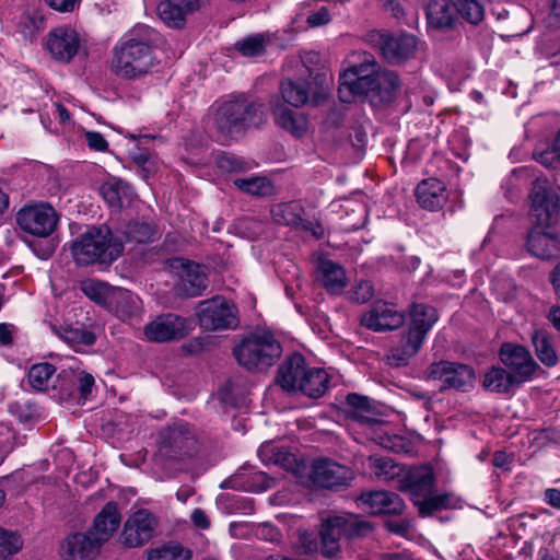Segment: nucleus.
<instances>
[{
    "label": "nucleus",
    "mask_w": 560,
    "mask_h": 560,
    "mask_svg": "<svg viewBox=\"0 0 560 560\" xmlns=\"http://www.w3.org/2000/svg\"><path fill=\"white\" fill-rule=\"evenodd\" d=\"M529 215L533 226L526 236L527 252L542 260L560 256V237L552 229L558 220L559 196L546 177H537L530 188Z\"/></svg>",
    "instance_id": "f257e3e1"
},
{
    "label": "nucleus",
    "mask_w": 560,
    "mask_h": 560,
    "mask_svg": "<svg viewBox=\"0 0 560 560\" xmlns=\"http://www.w3.org/2000/svg\"><path fill=\"white\" fill-rule=\"evenodd\" d=\"M206 456V440L196 428L176 423L161 431L159 458L170 474L188 472Z\"/></svg>",
    "instance_id": "f03ea898"
},
{
    "label": "nucleus",
    "mask_w": 560,
    "mask_h": 560,
    "mask_svg": "<svg viewBox=\"0 0 560 560\" xmlns=\"http://www.w3.org/2000/svg\"><path fill=\"white\" fill-rule=\"evenodd\" d=\"M154 31L149 26H137L129 38L114 48L112 70L125 79H136L151 71L155 66L152 47Z\"/></svg>",
    "instance_id": "7ed1b4c3"
},
{
    "label": "nucleus",
    "mask_w": 560,
    "mask_h": 560,
    "mask_svg": "<svg viewBox=\"0 0 560 560\" xmlns=\"http://www.w3.org/2000/svg\"><path fill=\"white\" fill-rule=\"evenodd\" d=\"M266 121L264 105L246 98H234L221 104L214 112L212 125L222 141L235 139L248 128Z\"/></svg>",
    "instance_id": "20e7f679"
},
{
    "label": "nucleus",
    "mask_w": 560,
    "mask_h": 560,
    "mask_svg": "<svg viewBox=\"0 0 560 560\" xmlns=\"http://www.w3.org/2000/svg\"><path fill=\"white\" fill-rule=\"evenodd\" d=\"M381 66L371 55L364 54L359 63L349 66L339 75V98L343 103H351L359 96H370L373 106H381L384 102L381 89Z\"/></svg>",
    "instance_id": "39448f33"
},
{
    "label": "nucleus",
    "mask_w": 560,
    "mask_h": 560,
    "mask_svg": "<svg viewBox=\"0 0 560 560\" xmlns=\"http://www.w3.org/2000/svg\"><path fill=\"white\" fill-rule=\"evenodd\" d=\"M122 243L106 226L90 228L71 245L78 265L110 264L122 253Z\"/></svg>",
    "instance_id": "423d86ee"
},
{
    "label": "nucleus",
    "mask_w": 560,
    "mask_h": 560,
    "mask_svg": "<svg viewBox=\"0 0 560 560\" xmlns=\"http://www.w3.org/2000/svg\"><path fill=\"white\" fill-rule=\"evenodd\" d=\"M428 26L438 31L453 30L459 19L478 25L485 19L481 0H430L425 5Z\"/></svg>",
    "instance_id": "0eeeda50"
},
{
    "label": "nucleus",
    "mask_w": 560,
    "mask_h": 560,
    "mask_svg": "<svg viewBox=\"0 0 560 560\" xmlns=\"http://www.w3.org/2000/svg\"><path fill=\"white\" fill-rule=\"evenodd\" d=\"M281 353L280 342L267 331L246 335L233 349L237 363L254 372L267 371L279 360Z\"/></svg>",
    "instance_id": "6e6552de"
},
{
    "label": "nucleus",
    "mask_w": 560,
    "mask_h": 560,
    "mask_svg": "<svg viewBox=\"0 0 560 560\" xmlns=\"http://www.w3.org/2000/svg\"><path fill=\"white\" fill-rule=\"evenodd\" d=\"M373 530V524L362 520L359 515H336L323 521L319 535L322 555L332 558L340 552V539H354L365 537Z\"/></svg>",
    "instance_id": "1a4fd4ad"
},
{
    "label": "nucleus",
    "mask_w": 560,
    "mask_h": 560,
    "mask_svg": "<svg viewBox=\"0 0 560 560\" xmlns=\"http://www.w3.org/2000/svg\"><path fill=\"white\" fill-rule=\"evenodd\" d=\"M387 489L409 493L415 504L435 489L434 472L428 467L406 469L387 457Z\"/></svg>",
    "instance_id": "9d476101"
},
{
    "label": "nucleus",
    "mask_w": 560,
    "mask_h": 560,
    "mask_svg": "<svg viewBox=\"0 0 560 560\" xmlns=\"http://www.w3.org/2000/svg\"><path fill=\"white\" fill-rule=\"evenodd\" d=\"M237 313L232 301L219 295L197 305L199 325L206 330L235 329L240 324Z\"/></svg>",
    "instance_id": "9b49d317"
},
{
    "label": "nucleus",
    "mask_w": 560,
    "mask_h": 560,
    "mask_svg": "<svg viewBox=\"0 0 560 560\" xmlns=\"http://www.w3.org/2000/svg\"><path fill=\"white\" fill-rule=\"evenodd\" d=\"M346 416L371 429L372 440L383 445V411L382 405L366 396L350 393L346 397Z\"/></svg>",
    "instance_id": "f8f14e48"
},
{
    "label": "nucleus",
    "mask_w": 560,
    "mask_h": 560,
    "mask_svg": "<svg viewBox=\"0 0 560 560\" xmlns=\"http://www.w3.org/2000/svg\"><path fill=\"white\" fill-rule=\"evenodd\" d=\"M427 378L440 381L441 390L456 389L467 392L474 386L475 371L467 364L439 361L428 366Z\"/></svg>",
    "instance_id": "ddd939ff"
},
{
    "label": "nucleus",
    "mask_w": 560,
    "mask_h": 560,
    "mask_svg": "<svg viewBox=\"0 0 560 560\" xmlns=\"http://www.w3.org/2000/svg\"><path fill=\"white\" fill-rule=\"evenodd\" d=\"M307 476L314 486L329 490H342L354 478L351 468L329 458L314 459Z\"/></svg>",
    "instance_id": "4468645a"
},
{
    "label": "nucleus",
    "mask_w": 560,
    "mask_h": 560,
    "mask_svg": "<svg viewBox=\"0 0 560 560\" xmlns=\"http://www.w3.org/2000/svg\"><path fill=\"white\" fill-rule=\"evenodd\" d=\"M57 222V212L47 203L25 206L16 213L18 225L26 233L38 237L50 235Z\"/></svg>",
    "instance_id": "2eb2a0df"
},
{
    "label": "nucleus",
    "mask_w": 560,
    "mask_h": 560,
    "mask_svg": "<svg viewBox=\"0 0 560 560\" xmlns=\"http://www.w3.org/2000/svg\"><path fill=\"white\" fill-rule=\"evenodd\" d=\"M171 266L178 276L175 284L177 295L195 298L201 295L207 289L208 277L205 266L184 258H174Z\"/></svg>",
    "instance_id": "dca6fc26"
},
{
    "label": "nucleus",
    "mask_w": 560,
    "mask_h": 560,
    "mask_svg": "<svg viewBox=\"0 0 560 560\" xmlns=\"http://www.w3.org/2000/svg\"><path fill=\"white\" fill-rule=\"evenodd\" d=\"M499 355L503 365L510 370L509 373L520 385L530 381L540 370L539 364L524 346L505 342L501 346Z\"/></svg>",
    "instance_id": "f3484780"
},
{
    "label": "nucleus",
    "mask_w": 560,
    "mask_h": 560,
    "mask_svg": "<svg viewBox=\"0 0 560 560\" xmlns=\"http://www.w3.org/2000/svg\"><path fill=\"white\" fill-rule=\"evenodd\" d=\"M156 525V517L150 511L140 509L125 522L120 535L121 542L128 548L141 547L153 537Z\"/></svg>",
    "instance_id": "a211bd4d"
},
{
    "label": "nucleus",
    "mask_w": 560,
    "mask_h": 560,
    "mask_svg": "<svg viewBox=\"0 0 560 560\" xmlns=\"http://www.w3.org/2000/svg\"><path fill=\"white\" fill-rule=\"evenodd\" d=\"M187 323L185 317L176 314H163L145 325L144 335L148 340L154 342L179 340L188 334Z\"/></svg>",
    "instance_id": "6ab92c4d"
},
{
    "label": "nucleus",
    "mask_w": 560,
    "mask_h": 560,
    "mask_svg": "<svg viewBox=\"0 0 560 560\" xmlns=\"http://www.w3.org/2000/svg\"><path fill=\"white\" fill-rule=\"evenodd\" d=\"M280 91L285 103L300 107L306 103L320 106L327 100V93L315 90L307 81L285 79L281 81Z\"/></svg>",
    "instance_id": "aec40b11"
},
{
    "label": "nucleus",
    "mask_w": 560,
    "mask_h": 560,
    "mask_svg": "<svg viewBox=\"0 0 560 560\" xmlns=\"http://www.w3.org/2000/svg\"><path fill=\"white\" fill-rule=\"evenodd\" d=\"M102 546L86 530L85 533H75L66 537L59 552L63 560H94L98 556Z\"/></svg>",
    "instance_id": "412c9836"
},
{
    "label": "nucleus",
    "mask_w": 560,
    "mask_h": 560,
    "mask_svg": "<svg viewBox=\"0 0 560 560\" xmlns=\"http://www.w3.org/2000/svg\"><path fill=\"white\" fill-rule=\"evenodd\" d=\"M208 0H163L158 5L160 19L175 30L185 27L187 16L199 11Z\"/></svg>",
    "instance_id": "4be33fe9"
},
{
    "label": "nucleus",
    "mask_w": 560,
    "mask_h": 560,
    "mask_svg": "<svg viewBox=\"0 0 560 560\" xmlns=\"http://www.w3.org/2000/svg\"><path fill=\"white\" fill-rule=\"evenodd\" d=\"M106 310L120 320L135 324L141 319L142 302L131 291L116 287Z\"/></svg>",
    "instance_id": "5701e85b"
},
{
    "label": "nucleus",
    "mask_w": 560,
    "mask_h": 560,
    "mask_svg": "<svg viewBox=\"0 0 560 560\" xmlns=\"http://www.w3.org/2000/svg\"><path fill=\"white\" fill-rule=\"evenodd\" d=\"M47 49L54 59L69 62L80 49L79 35L70 27H57L48 35Z\"/></svg>",
    "instance_id": "b1692460"
},
{
    "label": "nucleus",
    "mask_w": 560,
    "mask_h": 560,
    "mask_svg": "<svg viewBox=\"0 0 560 560\" xmlns=\"http://www.w3.org/2000/svg\"><path fill=\"white\" fill-rule=\"evenodd\" d=\"M120 523L121 514L118 504L115 501H109L95 515L92 526L88 530L104 545L118 529Z\"/></svg>",
    "instance_id": "393cba45"
},
{
    "label": "nucleus",
    "mask_w": 560,
    "mask_h": 560,
    "mask_svg": "<svg viewBox=\"0 0 560 560\" xmlns=\"http://www.w3.org/2000/svg\"><path fill=\"white\" fill-rule=\"evenodd\" d=\"M410 326L407 335L413 338L418 343H423L428 332L438 322L436 310L428 304L413 303L410 307Z\"/></svg>",
    "instance_id": "a878e982"
},
{
    "label": "nucleus",
    "mask_w": 560,
    "mask_h": 560,
    "mask_svg": "<svg viewBox=\"0 0 560 560\" xmlns=\"http://www.w3.org/2000/svg\"><path fill=\"white\" fill-rule=\"evenodd\" d=\"M416 197L418 203L430 211L441 209L447 200L445 185L435 177L420 182L416 188Z\"/></svg>",
    "instance_id": "bb28decb"
},
{
    "label": "nucleus",
    "mask_w": 560,
    "mask_h": 560,
    "mask_svg": "<svg viewBox=\"0 0 560 560\" xmlns=\"http://www.w3.org/2000/svg\"><path fill=\"white\" fill-rule=\"evenodd\" d=\"M417 37L408 33L387 35V63L401 65L413 58Z\"/></svg>",
    "instance_id": "cd10ccee"
},
{
    "label": "nucleus",
    "mask_w": 560,
    "mask_h": 560,
    "mask_svg": "<svg viewBox=\"0 0 560 560\" xmlns=\"http://www.w3.org/2000/svg\"><path fill=\"white\" fill-rule=\"evenodd\" d=\"M307 369L302 354L293 353L279 366L277 383L287 392L296 390Z\"/></svg>",
    "instance_id": "c85d7f7f"
},
{
    "label": "nucleus",
    "mask_w": 560,
    "mask_h": 560,
    "mask_svg": "<svg viewBox=\"0 0 560 560\" xmlns=\"http://www.w3.org/2000/svg\"><path fill=\"white\" fill-rule=\"evenodd\" d=\"M530 342L537 359L547 368L558 364L559 358L553 335L546 328L536 327L530 331Z\"/></svg>",
    "instance_id": "c756f323"
},
{
    "label": "nucleus",
    "mask_w": 560,
    "mask_h": 560,
    "mask_svg": "<svg viewBox=\"0 0 560 560\" xmlns=\"http://www.w3.org/2000/svg\"><path fill=\"white\" fill-rule=\"evenodd\" d=\"M270 105L276 122L280 128L298 138L305 135L307 130V119L304 115L290 109L279 101L271 100Z\"/></svg>",
    "instance_id": "7c9ffc66"
},
{
    "label": "nucleus",
    "mask_w": 560,
    "mask_h": 560,
    "mask_svg": "<svg viewBox=\"0 0 560 560\" xmlns=\"http://www.w3.org/2000/svg\"><path fill=\"white\" fill-rule=\"evenodd\" d=\"M387 114H406L411 102L406 91L401 90V82L396 72L387 71Z\"/></svg>",
    "instance_id": "2f4dec72"
},
{
    "label": "nucleus",
    "mask_w": 560,
    "mask_h": 560,
    "mask_svg": "<svg viewBox=\"0 0 560 560\" xmlns=\"http://www.w3.org/2000/svg\"><path fill=\"white\" fill-rule=\"evenodd\" d=\"M318 271L322 284L328 292L338 294L346 288V272L340 265L331 260H323L319 262Z\"/></svg>",
    "instance_id": "473e14b6"
},
{
    "label": "nucleus",
    "mask_w": 560,
    "mask_h": 560,
    "mask_svg": "<svg viewBox=\"0 0 560 560\" xmlns=\"http://www.w3.org/2000/svg\"><path fill=\"white\" fill-rule=\"evenodd\" d=\"M329 376L323 369H307L304 377L300 380L298 389L311 398H318L327 390Z\"/></svg>",
    "instance_id": "72a5a7b5"
},
{
    "label": "nucleus",
    "mask_w": 560,
    "mask_h": 560,
    "mask_svg": "<svg viewBox=\"0 0 560 560\" xmlns=\"http://www.w3.org/2000/svg\"><path fill=\"white\" fill-rule=\"evenodd\" d=\"M483 387L493 393L508 394L521 385L517 381L503 368H491L483 377Z\"/></svg>",
    "instance_id": "f704fd0d"
},
{
    "label": "nucleus",
    "mask_w": 560,
    "mask_h": 560,
    "mask_svg": "<svg viewBox=\"0 0 560 560\" xmlns=\"http://www.w3.org/2000/svg\"><path fill=\"white\" fill-rule=\"evenodd\" d=\"M422 343H418L407 334H404L399 343L392 347L390 354L387 355V364L404 366L409 359L418 353Z\"/></svg>",
    "instance_id": "c9c22d12"
},
{
    "label": "nucleus",
    "mask_w": 560,
    "mask_h": 560,
    "mask_svg": "<svg viewBox=\"0 0 560 560\" xmlns=\"http://www.w3.org/2000/svg\"><path fill=\"white\" fill-rule=\"evenodd\" d=\"M270 213L277 224L294 228L300 222V215H303L304 208L298 201L281 202L272 206Z\"/></svg>",
    "instance_id": "e433bc0d"
},
{
    "label": "nucleus",
    "mask_w": 560,
    "mask_h": 560,
    "mask_svg": "<svg viewBox=\"0 0 560 560\" xmlns=\"http://www.w3.org/2000/svg\"><path fill=\"white\" fill-rule=\"evenodd\" d=\"M101 194L110 207L120 208L125 201H129L131 188L127 183L114 179L101 186Z\"/></svg>",
    "instance_id": "4c0bfd02"
},
{
    "label": "nucleus",
    "mask_w": 560,
    "mask_h": 560,
    "mask_svg": "<svg viewBox=\"0 0 560 560\" xmlns=\"http://www.w3.org/2000/svg\"><path fill=\"white\" fill-rule=\"evenodd\" d=\"M192 551L179 542L170 541L151 549L148 560H191Z\"/></svg>",
    "instance_id": "58836bf2"
},
{
    "label": "nucleus",
    "mask_w": 560,
    "mask_h": 560,
    "mask_svg": "<svg viewBox=\"0 0 560 560\" xmlns=\"http://www.w3.org/2000/svg\"><path fill=\"white\" fill-rule=\"evenodd\" d=\"M122 234L129 241L137 243L152 242L155 235V228L152 222L144 219H133L126 223Z\"/></svg>",
    "instance_id": "ea45409f"
},
{
    "label": "nucleus",
    "mask_w": 560,
    "mask_h": 560,
    "mask_svg": "<svg viewBox=\"0 0 560 560\" xmlns=\"http://www.w3.org/2000/svg\"><path fill=\"white\" fill-rule=\"evenodd\" d=\"M234 185L241 191L256 197H267L273 194V185L267 177L236 178Z\"/></svg>",
    "instance_id": "a19ab883"
},
{
    "label": "nucleus",
    "mask_w": 560,
    "mask_h": 560,
    "mask_svg": "<svg viewBox=\"0 0 560 560\" xmlns=\"http://www.w3.org/2000/svg\"><path fill=\"white\" fill-rule=\"evenodd\" d=\"M260 454L272 464L282 467L285 470H293L295 468L296 458L285 447L268 444L260 448Z\"/></svg>",
    "instance_id": "79ce46f5"
},
{
    "label": "nucleus",
    "mask_w": 560,
    "mask_h": 560,
    "mask_svg": "<svg viewBox=\"0 0 560 560\" xmlns=\"http://www.w3.org/2000/svg\"><path fill=\"white\" fill-rule=\"evenodd\" d=\"M415 505L418 508L420 516L427 517L432 515L435 511L447 509L450 506V494H436L433 490L430 494L418 500Z\"/></svg>",
    "instance_id": "37998d69"
},
{
    "label": "nucleus",
    "mask_w": 560,
    "mask_h": 560,
    "mask_svg": "<svg viewBox=\"0 0 560 560\" xmlns=\"http://www.w3.org/2000/svg\"><path fill=\"white\" fill-rule=\"evenodd\" d=\"M116 287H110L109 284L101 281H85L82 283L83 293L94 301L95 303L102 305L103 307H107L109 298L112 296L113 291Z\"/></svg>",
    "instance_id": "c03bdc74"
},
{
    "label": "nucleus",
    "mask_w": 560,
    "mask_h": 560,
    "mask_svg": "<svg viewBox=\"0 0 560 560\" xmlns=\"http://www.w3.org/2000/svg\"><path fill=\"white\" fill-rule=\"evenodd\" d=\"M56 369L50 363L34 364L28 371V384L36 390H45Z\"/></svg>",
    "instance_id": "a18cd8bd"
},
{
    "label": "nucleus",
    "mask_w": 560,
    "mask_h": 560,
    "mask_svg": "<svg viewBox=\"0 0 560 560\" xmlns=\"http://www.w3.org/2000/svg\"><path fill=\"white\" fill-rule=\"evenodd\" d=\"M357 501L358 505L371 515H381L385 512V491L383 490L362 492Z\"/></svg>",
    "instance_id": "49530a36"
},
{
    "label": "nucleus",
    "mask_w": 560,
    "mask_h": 560,
    "mask_svg": "<svg viewBox=\"0 0 560 560\" xmlns=\"http://www.w3.org/2000/svg\"><path fill=\"white\" fill-rule=\"evenodd\" d=\"M45 20L43 15L37 12L25 13L21 16L19 22V30L23 37L33 40L36 34L44 30Z\"/></svg>",
    "instance_id": "de8ad7c7"
},
{
    "label": "nucleus",
    "mask_w": 560,
    "mask_h": 560,
    "mask_svg": "<svg viewBox=\"0 0 560 560\" xmlns=\"http://www.w3.org/2000/svg\"><path fill=\"white\" fill-rule=\"evenodd\" d=\"M217 166L226 173H243L250 168V163L233 154L222 152L215 158Z\"/></svg>",
    "instance_id": "09e8293b"
},
{
    "label": "nucleus",
    "mask_w": 560,
    "mask_h": 560,
    "mask_svg": "<svg viewBox=\"0 0 560 560\" xmlns=\"http://www.w3.org/2000/svg\"><path fill=\"white\" fill-rule=\"evenodd\" d=\"M60 376L63 380L69 378L78 385L81 398L86 399L92 394V389L95 384V380L92 374L84 371H62Z\"/></svg>",
    "instance_id": "8fccbe9b"
},
{
    "label": "nucleus",
    "mask_w": 560,
    "mask_h": 560,
    "mask_svg": "<svg viewBox=\"0 0 560 560\" xmlns=\"http://www.w3.org/2000/svg\"><path fill=\"white\" fill-rule=\"evenodd\" d=\"M22 538L14 532L0 527V560H5L21 550Z\"/></svg>",
    "instance_id": "3c124183"
},
{
    "label": "nucleus",
    "mask_w": 560,
    "mask_h": 560,
    "mask_svg": "<svg viewBox=\"0 0 560 560\" xmlns=\"http://www.w3.org/2000/svg\"><path fill=\"white\" fill-rule=\"evenodd\" d=\"M60 338L70 346H91L95 342V335L86 329L65 327L58 332Z\"/></svg>",
    "instance_id": "603ef678"
},
{
    "label": "nucleus",
    "mask_w": 560,
    "mask_h": 560,
    "mask_svg": "<svg viewBox=\"0 0 560 560\" xmlns=\"http://www.w3.org/2000/svg\"><path fill=\"white\" fill-rule=\"evenodd\" d=\"M385 318V302L377 301L373 304L372 308L362 316L361 324L372 330L383 331L385 329V324L383 319Z\"/></svg>",
    "instance_id": "864d4df0"
},
{
    "label": "nucleus",
    "mask_w": 560,
    "mask_h": 560,
    "mask_svg": "<svg viewBox=\"0 0 560 560\" xmlns=\"http://www.w3.org/2000/svg\"><path fill=\"white\" fill-rule=\"evenodd\" d=\"M265 38L262 35L248 36L235 44V48L245 57L259 56L265 51Z\"/></svg>",
    "instance_id": "5fc2aeb1"
},
{
    "label": "nucleus",
    "mask_w": 560,
    "mask_h": 560,
    "mask_svg": "<svg viewBox=\"0 0 560 560\" xmlns=\"http://www.w3.org/2000/svg\"><path fill=\"white\" fill-rule=\"evenodd\" d=\"M295 549L300 555H313L316 552L318 544L315 534L307 530H300Z\"/></svg>",
    "instance_id": "6e6d98bb"
},
{
    "label": "nucleus",
    "mask_w": 560,
    "mask_h": 560,
    "mask_svg": "<svg viewBox=\"0 0 560 560\" xmlns=\"http://www.w3.org/2000/svg\"><path fill=\"white\" fill-rule=\"evenodd\" d=\"M533 442L539 447H545L549 444H559L560 431L555 428L535 431L533 432Z\"/></svg>",
    "instance_id": "4d7b16f0"
},
{
    "label": "nucleus",
    "mask_w": 560,
    "mask_h": 560,
    "mask_svg": "<svg viewBox=\"0 0 560 560\" xmlns=\"http://www.w3.org/2000/svg\"><path fill=\"white\" fill-rule=\"evenodd\" d=\"M374 295V288L370 281H361L352 291V300L358 303H366Z\"/></svg>",
    "instance_id": "13d9d810"
},
{
    "label": "nucleus",
    "mask_w": 560,
    "mask_h": 560,
    "mask_svg": "<svg viewBox=\"0 0 560 560\" xmlns=\"http://www.w3.org/2000/svg\"><path fill=\"white\" fill-rule=\"evenodd\" d=\"M272 486V478H269L261 471H256L252 476V485L249 486V490L260 492L270 489Z\"/></svg>",
    "instance_id": "bf43d9fd"
},
{
    "label": "nucleus",
    "mask_w": 560,
    "mask_h": 560,
    "mask_svg": "<svg viewBox=\"0 0 560 560\" xmlns=\"http://www.w3.org/2000/svg\"><path fill=\"white\" fill-rule=\"evenodd\" d=\"M257 536L266 541L275 542L280 539V532L271 524L265 523L258 526Z\"/></svg>",
    "instance_id": "052dcab7"
},
{
    "label": "nucleus",
    "mask_w": 560,
    "mask_h": 560,
    "mask_svg": "<svg viewBox=\"0 0 560 560\" xmlns=\"http://www.w3.org/2000/svg\"><path fill=\"white\" fill-rule=\"evenodd\" d=\"M405 508L404 500L397 493L387 490V515L401 514Z\"/></svg>",
    "instance_id": "680f3d73"
},
{
    "label": "nucleus",
    "mask_w": 560,
    "mask_h": 560,
    "mask_svg": "<svg viewBox=\"0 0 560 560\" xmlns=\"http://www.w3.org/2000/svg\"><path fill=\"white\" fill-rule=\"evenodd\" d=\"M410 527V521L407 518H401L399 521L387 520V532L400 535L402 537H407L409 535Z\"/></svg>",
    "instance_id": "e2e57ef3"
},
{
    "label": "nucleus",
    "mask_w": 560,
    "mask_h": 560,
    "mask_svg": "<svg viewBox=\"0 0 560 560\" xmlns=\"http://www.w3.org/2000/svg\"><path fill=\"white\" fill-rule=\"evenodd\" d=\"M85 139L88 141L89 147L93 150L105 151L108 147L107 141L100 132L88 131L85 133Z\"/></svg>",
    "instance_id": "0e129e2a"
},
{
    "label": "nucleus",
    "mask_w": 560,
    "mask_h": 560,
    "mask_svg": "<svg viewBox=\"0 0 560 560\" xmlns=\"http://www.w3.org/2000/svg\"><path fill=\"white\" fill-rule=\"evenodd\" d=\"M405 323V314L402 311H397L387 307V330H394L401 327Z\"/></svg>",
    "instance_id": "69168bd1"
},
{
    "label": "nucleus",
    "mask_w": 560,
    "mask_h": 560,
    "mask_svg": "<svg viewBox=\"0 0 560 560\" xmlns=\"http://www.w3.org/2000/svg\"><path fill=\"white\" fill-rule=\"evenodd\" d=\"M330 21L329 11L326 8H320L318 11L307 16V22L312 26H319L327 24Z\"/></svg>",
    "instance_id": "338daca9"
},
{
    "label": "nucleus",
    "mask_w": 560,
    "mask_h": 560,
    "mask_svg": "<svg viewBox=\"0 0 560 560\" xmlns=\"http://www.w3.org/2000/svg\"><path fill=\"white\" fill-rule=\"evenodd\" d=\"M547 20L549 26L560 27V0H550V13Z\"/></svg>",
    "instance_id": "774afa93"
}]
</instances>
